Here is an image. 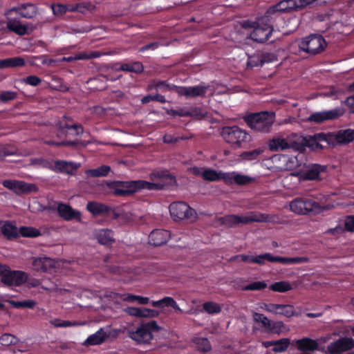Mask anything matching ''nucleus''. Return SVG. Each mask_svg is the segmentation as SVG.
<instances>
[{"instance_id":"nucleus-49","label":"nucleus","mask_w":354,"mask_h":354,"mask_svg":"<svg viewBox=\"0 0 354 354\" xmlns=\"http://www.w3.org/2000/svg\"><path fill=\"white\" fill-rule=\"evenodd\" d=\"M267 283L265 281L252 282L242 288L245 291H259L266 288Z\"/></svg>"},{"instance_id":"nucleus-51","label":"nucleus","mask_w":354,"mask_h":354,"mask_svg":"<svg viewBox=\"0 0 354 354\" xmlns=\"http://www.w3.org/2000/svg\"><path fill=\"white\" fill-rule=\"evenodd\" d=\"M188 112H189V117L192 118L201 119L205 118L207 115L205 109L201 107H192L188 110Z\"/></svg>"},{"instance_id":"nucleus-43","label":"nucleus","mask_w":354,"mask_h":354,"mask_svg":"<svg viewBox=\"0 0 354 354\" xmlns=\"http://www.w3.org/2000/svg\"><path fill=\"white\" fill-rule=\"evenodd\" d=\"M19 339L10 333H3L0 336V344L4 346H9L18 344Z\"/></svg>"},{"instance_id":"nucleus-7","label":"nucleus","mask_w":354,"mask_h":354,"mask_svg":"<svg viewBox=\"0 0 354 354\" xmlns=\"http://www.w3.org/2000/svg\"><path fill=\"white\" fill-rule=\"evenodd\" d=\"M169 214L174 221L189 220L194 222L197 218V214L194 209L185 202H173L169 207Z\"/></svg>"},{"instance_id":"nucleus-34","label":"nucleus","mask_w":354,"mask_h":354,"mask_svg":"<svg viewBox=\"0 0 354 354\" xmlns=\"http://www.w3.org/2000/svg\"><path fill=\"white\" fill-rule=\"evenodd\" d=\"M19 235L24 238H37L41 235V232L36 227H21L19 228Z\"/></svg>"},{"instance_id":"nucleus-52","label":"nucleus","mask_w":354,"mask_h":354,"mask_svg":"<svg viewBox=\"0 0 354 354\" xmlns=\"http://www.w3.org/2000/svg\"><path fill=\"white\" fill-rule=\"evenodd\" d=\"M277 61V55L272 53H263L259 59V64L254 66H263L265 63H272Z\"/></svg>"},{"instance_id":"nucleus-20","label":"nucleus","mask_w":354,"mask_h":354,"mask_svg":"<svg viewBox=\"0 0 354 354\" xmlns=\"http://www.w3.org/2000/svg\"><path fill=\"white\" fill-rule=\"evenodd\" d=\"M296 346L301 352H313L318 349V343L310 337H303L296 341Z\"/></svg>"},{"instance_id":"nucleus-25","label":"nucleus","mask_w":354,"mask_h":354,"mask_svg":"<svg viewBox=\"0 0 354 354\" xmlns=\"http://www.w3.org/2000/svg\"><path fill=\"white\" fill-rule=\"evenodd\" d=\"M95 237H97L98 242L102 245H109L115 242V239L113 238V232L108 228L99 230L95 232Z\"/></svg>"},{"instance_id":"nucleus-2","label":"nucleus","mask_w":354,"mask_h":354,"mask_svg":"<svg viewBox=\"0 0 354 354\" xmlns=\"http://www.w3.org/2000/svg\"><path fill=\"white\" fill-rule=\"evenodd\" d=\"M277 216L275 215H269L257 212H251L246 216H239L236 214H228L218 218L221 225L227 228H234L240 224L247 225L252 223H274Z\"/></svg>"},{"instance_id":"nucleus-41","label":"nucleus","mask_w":354,"mask_h":354,"mask_svg":"<svg viewBox=\"0 0 354 354\" xmlns=\"http://www.w3.org/2000/svg\"><path fill=\"white\" fill-rule=\"evenodd\" d=\"M59 128L62 131L65 129L73 130V134L75 136H79V135H81L83 133V127L81 124H71L69 123H67L66 122H65V123H64L63 122H59Z\"/></svg>"},{"instance_id":"nucleus-55","label":"nucleus","mask_w":354,"mask_h":354,"mask_svg":"<svg viewBox=\"0 0 354 354\" xmlns=\"http://www.w3.org/2000/svg\"><path fill=\"white\" fill-rule=\"evenodd\" d=\"M300 50L313 55L322 53L326 49L327 46H319L315 48H310L309 46H299Z\"/></svg>"},{"instance_id":"nucleus-12","label":"nucleus","mask_w":354,"mask_h":354,"mask_svg":"<svg viewBox=\"0 0 354 354\" xmlns=\"http://www.w3.org/2000/svg\"><path fill=\"white\" fill-rule=\"evenodd\" d=\"M268 145L271 151H283L288 149L303 151L305 149V146L301 143L288 142L286 139L282 138H272L270 140Z\"/></svg>"},{"instance_id":"nucleus-35","label":"nucleus","mask_w":354,"mask_h":354,"mask_svg":"<svg viewBox=\"0 0 354 354\" xmlns=\"http://www.w3.org/2000/svg\"><path fill=\"white\" fill-rule=\"evenodd\" d=\"M201 177L207 181L215 182L221 180V171H217L211 168L203 169Z\"/></svg>"},{"instance_id":"nucleus-36","label":"nucleus","mask_w":354,"mask_h":354,"mask_svg":"<svg viewBox=\"0 0 354 354\" xmlns=\"http://www.w3.org/2000/svg\"><path fill=\"white\" fill-rule=\"evenodd\" d=\"M312 43L313 44H326L327 42L323 37V36L320 34H311L308 37H304L301 39L302 44H310Z\"/></svg>"},{"instance_id":"nucleus-4","label":"nucleus","mask_w":354,"mask_h":354,"mask_svg":"<svg viewBox=\"0 0 354 354\" xmlns=\"http://www.w3.org/2000/svg\"><path fill=\"white\" fill-rule=\"evenodd\" d=\"M221 136L223 138L225 142L236 147H241L251 140V136L248 133L237 126H226L223 127Z\"/></svg>"},{"instance_id":"nucleus-21","label":"nucleus","mask_w":354,"mask_h":354,"mask_svg":"<svg viewBox=\"0 0 354 354\" xmlns=\"http://www.w3.org/2000/svg\"><path fill=\"white\" fill-rule=\"evenodd\" d=\"M109 297L113 299L120 298L122 301L131 303L138 301V303L140 304H147L149 302V298L148 297L133 295L131 294H120L114 292H111Z\"/></svg>"},{"instance_id":"nucleus-6","label":"nucleus","mask_w":354,"mask_h":354,"mask_svg":"<svg viewBox=\"0 0 354 354\" xmlns=\"http://www.w3.org/2000/svg\"><path fill=\"white\" fill-rule=\"evenodd\" d=\"M290 209L295 214H320L324 207L310 198H297L290 203Z\"/></svg>"},{"instance_id":"nucleus-16","label":"nucleus","mask_w":354,"mask_h":354,"mask_svg":"<svg viewBox=\"0 0 354 354\" xmlns=\"http://www.w3.org/2000/svg\"><path fill=\"white\" fill-rule=\"evenodd\" d=\"M339 115V111L337 109L321 112H315L310 114L308 118V121L314 123H322L328 120L337 119Z\"/></svg>"},{"instance_id":"nucleus-61","label":"nucleus","mask_w":354,"mask_h":354,"mask_svg":"<svg viewBox=\"0 0 354 354\" xmlns=\"http://www.w3.org/2000/svg\"><path fill=\"white\" fill-rule=\"evenodd\" d=\"M345 231L354 232V216H349L345 219Z\"/></svg>"},{"instance_id":"nucleus-38","label":"nucleus","mask_w":354,"mask_h":354,"mask_svg":"<svg viewBox=\"0 0 354 354\" xmlns=\"http://www.w3.org/2000/svg\"><path fill=\"white\" fill-rule=\"evenodd\" d=\"M264 151V149L262 148H257L251 151H248L241 153V158L243 160L252 161L256 160L259 158V156H261Z\"/></svg>"},{"instance_id":"nucleus-60","label":"nucleus","mask_w":354,"mask_h":354,"mask_svg":"<svg viewBox=\"0 0 354 354\" xmlns=\"http://www.w3.org/2000/svg\"><path fill=\"white\" fill-rule=\"evenodd\" d=\"M186 137H176L171 134H166L163 136V142L167 144H174L176 143L179 140H185Z\"/></svg>"},{"instance_id":"nucleus-9","label":"nucleus","mask_w":354,"mask_h":354,"mask_svg":"<svg viewBox=\"0 0 354 354\" xmlns=\"http://www.w3.org/2000/svg\"><path fill=\"white\" fill-rule=\"evenodd\" d=\"M316 0H283L276 5L270 7L268 14L274 12H290L301 10L307 6L313 3Z\"/></svg>"},{"instance_id":"nucleus-26","label":"nucleus","mask_w":354,"mask_h":354,"mask_svg":"<svg viewBox=\"0 0 354 354\" xmlns=\"http://www.w3.org/2000/svg\"><path fill=\"white\" fill-rule=\"evenodd\" d=\"M86 209L92 213L93 216H99L109 213L111 207L98 202H88Z\"/></svg>"},{"instance_id":"nucleus-1","label":"nucleus","mask_w":354,"mask_h":354,"mask_svg":"<svg viewBox=\"0 0 354 354\" xmlns=\"http://www.w3.org/2000/svg\"><path fill=\"white\" fill-rule=\"evenodd\" d=\"M161 183H149L145 180H116L109 183V188L115 196L127 197L140 189L161 190L166 185H173L176 183L175 177L169 174L160 176Z\"/></svg>"},{"instance_id":"nucleus-39","label":"nucleus","mask_w":354,"mask_h":354,"mask_svg":"<svg viewBox=\"0 0 354 354\" xmlns=\"http://www.w3.org/2000/svg\"><path fill=\"white\" fill-rule=\"evenodd\" d=\"M194 343L197 349L203 353H207L212 348L211 344L207 337H196L194 339Z\"/></svg>"},{"instance_id":"nucleus-63","label":"nucleus","mask_w":354,"mask_h":354,"mask_svg":"<svg viewBox=\"0 0 354 354\" xmlns=\"http://www.w3.org/2000/svg\"><path fill=\"white\" fill-rule=\"evenodd\" d=\"M337 133H327L325 142L328 145L334 146L337 144Z\"/></svg>"},{"instance_id":"nucleus-33","label":"nucleus","mask_w":354,"mask_h":354,"mask_svg":"<svg viewBox=\"0 0 354 354\" xmlns=\"http://www.w3.org/2000/svg\"><path fill=\"white\" fill-rule=\"evenodd\" d=\"M111 167L108 165H102L97 168L88 169L87 174L93 178L105 177L109 175Z\"/></svg>"},{"instance_id":"nucleus-27","label":"nucleus","mask_w":354,"mask_h":354,"mask_svg":"<svg viewBox=\"0 0 354 354\" xmlns=\"http://www.w3.org/2000/svg\"><path fill=\"white\" fill-rule=\"evenodd\" d=\"M337 144L342 145L352 142L354 140V129H346L337 133Z\"/></svg>"},{"instance_id":"nucleus-19","label":"nucleus","mask_w":354,"mask_h":354,"mask_svg":"<svg viewBox=\"0 0 354 354\" xmlns=\"http://www.w3.org/2000/svg\"><path fill=\"white\" fill-rule=\"evenodd\" d=\"M109 338V335L104 332V329L100 328L95 333L89 335L83 343L84 346H95L102 344Z\"/></svg>"},{"instance_id":"nucleus-29","label":"nucleus","mask_w":354,"mask_h":354,"mask_svg":"<svg viewBox=\"0 0 354 354\" xmlns=\"http://www.w3.org/2000/svg\"><path fill=\"white\" fill-rule=\"evenodd\" d=\"M308 261V257H281L272 256V263H279L283 265L306 263Z\"/></svg>"},{"instance_id":"nucleus-56","label":"nucleus","mask_w":354,"mask_h":354,"mask_svg":"<svg viewBox=\"0 0 354 354\" xmlns=\"http://www.w3.org/2000/svg\"><path fill=\"white\" fill-rule=\"evenodd\" d=\"M145 307H128L127 313L135 317L143 318Z\"/></svg>"},{"instance_id":"nucleus-11","label":"nucleus","mask_w":354,"mask_h":354,"mask_svg":"<svg viewBox=\"0 0 354 354\" xmlns=\"http://www.w3.org/2000/svg\"><path fill=\"white\" fill-rule=\"evenodd\" d=\"M268 17H264L257 24V26L250 36L252 41L257 43H264L268 39L273 31V28L270 25H266V26H261L262 24L268 22Z\"/></svg>"},{"instance_id":"nucleus-13","label":"nucleus","mask_w":354,"mask_h":354,"mask_svg":"<svg viewBox=\"0 0 354 354\" xmlns=\"http://www.w3.org/2000/svg\"><path fill=\"white\" fill-rule=\"evenodd\" d=\"M176 93L180 96L186 97H205L207 93L208 86L199 84L194 86H174Z\"/></svg>"},{"instance_id":"nucleus-42","label":"nucleus","mask_w":354,"mask_h":354,"mask_svg":"<svg viewBox=\"0 0 354 354\" xmlns=\"http://www.w3.org/2000/svg\"><path fill=\"white\" fill-rule=\"evenodd\" d=\"M203 309L207 313L210 315L218 314L221 311V307L218 303L207 301L203 304Z\"/></svg>"},{"instance_id":"nucleus-58","label":"nucleus","mask_w":354,"mask_h":354,"mask_svg":"<svg viewBox=\"0 0 354 354\" xmlns=\"http://www.w3.org/2000/svg\"><path fill=\"white\" fill-rule=\"evenodd\" d=\"M16 97H17V93L14 92V91H3L0 94V100L3 103H6L10 101H12V100H15Z\"/></svg>"},{"instance_id":"nucleus-46","label":"nucleus","mask_w":354,"mask_h":354,"mask_svg":"<svg viewBox=\"0 0 354 354\" xmlns=\"http://www.w3.org/2000/svg\"><path fill=\"white\" fill-rule=\"evenodd\" d=\"M276 314L283 315L286 318H290L295 315L294 307L289 304H281Z\"/></svg>"},{"instance_id":"nucleus-62","label":"nucleus","mask_w":354,"mask_h":354,"mask_svg":"<svg viewBox=\"0 0 354 354\" xmlns=\"http://www.w3.org/2000/svg\"><path fill=\"white\" fill-rule=\"evenodd\" d=\"M326 133H317L310 137V142H324L326 139Z\"/></svg>"},{"instance_id":"nucleus-47","label":"nucleus","mask_w":354,"mask_h":354,"mask_svg":"<svg viewBox=\"0 0 354 354\" xmlns=\"http://www.w3.org/2000/svg\"><path fill=\"white\" fill-rule=\"evenodd\" d=\"M254 321L257 323L261 324V326L264 328H270L271 324L267 316L263 313H253Z\"/></svg>"},{"instance_id":"nucleus-3","label":"nucleus","mask_w":354,"mask_h":354,"mask_svg":"<svg viewBox=\"0 0 354 354\" xmlns=\"http://www.w3.org/2000/svg\"><path fill=\"white\" fill-rule=\"evenodd\" d=\"M275 119L276 113L274 111L251 113L243 118L248 127L262 133H269L271 131Z\"/></svg>"},{"instance_id":"nucleus-8","label":"nucleus","mask_w":354,"mask_h":354,"mask_svg":"<svg viewBox=\"0 0 354 354\" xmlns=\"http://www.w3.org/2000/svg\"><path fill=\"white\" fill-rule=\"evenodd\" d=\"M1 281L8 286H19L27 281V274L23 271L11 270L8 266L0 265Z\"/></svg>"},{"instance_id":"nucleus-53","label":"nucleus","mask_w":354,"mask_h":354,"mask_svg":"<svg viewBox=\"0 0 354 354\" xmlns=\"http://www.w3.org/2000/svg\"><path fill=\"white\" fill-rule=\"evenodd\" d=\"M151 101H156L160 103H165L167 102L166 97L160 94H156L154 95H148L141 98V103L147 104L149 103Z\"/></svg>"},{"instance_id":"nucleus-23","label":"nucleus","mask_w":354,"mask_h":354,"mask_svg":"<svg viewBox=\"0 0 354 354\" xmlns=\"http://www.w3.org/2000/svg\"><path fill=\"white\" fill-rule=\"evenodd\" d=\"M1 234L4 238L9 241L19 238L18 227H17L13 223L10 221H4Z\"/></svg>"},{"instance_id":"nucleus-59","label":"nucleus","mask_w":354,"mask_h":354,"mask_svg":"<svg viewBox=\"0 0 354 354\" xmlns=\"http://www.w3.org/2000/svg\"><path fill=\"white\" fill-rule=\"evenodd\" d=\"M24 82L32 86H37L41 83V79L36 75H30L25 77Z\"/></svg>"},{"instance_id":"nucleus-15","label":"nucleus","mask_w":354,"mask_h":354,"mask_svg":"<svg viewBox=\"0 0 354 354\" xmlns=\"http://www.w3.org/2000/svg\"><path fill=\"white\" fill-rule=\"evenodd\" d=\"M50 209H57L59 217L66 221L76 220L81 221V213L77 210L73 209L69 205L59 202L57 207H50Z\"/></svg>"},{"instance_id":"nucleus-18","label":"nucleus","mask_w":354,"mask_h":354,"mask_svg":"<svg viewBox=\"0 0 354 354\" xmlns=\"http://www.w3.org/2000/svg\"><path fill=\"white\" fill-rule=\"evenodd\" d=\"M53 266V260L49 257H36L32 261V268L36 272H48Z\"/></svg>"},{"instance_id":"nucleus-28","label":"nucleus","mask_w":354,"mask_h":354,"mask_svg":"<svg viewBox=\"0 0 354 354\" xmlns=\"http://www.w3.org/2000/svg\"><path fill=\"white\" fill-rule=\"evenodd\" d=\"M25 65L24 57H8L0 60V68L21 67Z\"/></svg>"},{"instance_id":"nucleus-44","label":"nucleus","mask_w":354,"mask_h":354,"mask_svg":"<svg viewBox=\"0 0 354 354\" xmlns=\"http://www.w3.org/2000/svg\"><path fill=\"white\" fill-rule=\"evenodd\" d=\"M109 53H102L100 51H93L89 53H78L75 55L76 59H88L91 58H99L104 55H109Z\"/></svg>"},{"instance_id":"nucleus-14","label":"nucleus","mask_w":354,"mask_h":354,"mask_svg":"<svg viewBox=\"0 0 354 354\" xmlns=\"http://www.w3.org/2000/svg\"><path fill=\"white\" fill-rule=\"evenodd\" d=\"M354 348V339L352 337H339L328 344L327 350L328 353L339 354L348 351Z\"/></svg>"},{"instance_id":"nucleus-17","label":"nucleus","mask_w":354,"mask_h":354,"mask_svg":"<svg viewBox=\"0 0 354 354\" xmlns=\"http://www.w3.org/2000/svg\"><path fill=\"white\" fill-rule=\"evenodd\" d=\"M170 238V232L162 229H156L149 236V243L156 247L161 246L167 243Z\"/></svg>"},{"instance_id":"nucleus-45","label":"nucleus","mask_w":354,"mask_h":354,"mask_svg":"<svg viewBox=\"0 0 354 354\" xmlns=\"http://www.w3.org/2000/svg\"><path fill=\"white\" fill-rule=\"evenodd\" d=\"M12 306L15 308H30L32 309L36 306V302L31 299L24 301H12L10 302Z\"/></svg>"},{"instance_id":"nucleus-57","label":"nucleus","mask_w":354,"mask_h":354,"mask_svg":"<svg viewBox=\"0 0 354 354\" xmlns=\"http://www.w3.org/2000/svg\"><path fill=\"white\" fill-rule=\"evenodd\" d=\"M252 182L251 177H248L245 175H241L239 174H236L234 177V183L240 185H245Z\"/></svg>"},{"instance_id":"nucleus-48","label":"nucleus","mask_w":354,"mask_h":354,"mask_svg":"<svg viewBox=\"0 0 354 354\" xmlns=\"http://www.w3.org/2000/svg\"><path fill=\"white\" fill-rule=\"evenodd\" d=\"M148 89H156V90H161L163 91L171 90V87L169 86L167 82L165 81H158L153 80L151 82V84L148 86Z\"/></svg>"},{"instance_id":"nucleus-40","label":"nucleus","mask_w":354,"mask_h":354,"mask_svg":"<svg viewBox=\"0 0 354 354\" xmlns=\"http://www.w3.org/2000/svg\"><path fill=\"white\" fill-rule=\"evenodd\" d=\"M289 339L288 338H281L276 340L272 351L276 353H283L287 350L289 346Z\"/></svg>"},{"instance_id":"nucleus-30","label":"nucleus","mask_w":354,"mask_h":354,"mask_svg":"<svg viewBox=\"0 0 354 354\" xmlns=\"http://www.w3.org/2000/svg\"><path fill=\"white\" fill-rule=\"evenodd\" d=\"M121 71L140 74L144 71V66L139 62H122Z\"/></svg>"},{"instance_id":"nucleus-24","label":"nucleus","mask_w":354,"mask_h":354,"mask_svg":"<svg viewBox=\"0 0 354 354\" xmlns=\"http://www.w3.org/2000/svg\"><path fill=\"white\" fill-rule=\"evenodd\" d=\"M55 170L59 173L73 174L78 168L75 162H67L64 160H57L54 162Z\"/></svg>"},{"instance_id":"nucleus-5","label":"nucleus","mask_w":354,"mask_h":354,"mask_svg":"<svg viewBox=\"0 0 354 354\" xmlns=\"http://www.w3.org/2000/svg\"><path fill=\"white\" fill-rule=\"evenodd\" d=\"M160 330L157 322L151 320L149 322H143L136 330L129 332V337L137 344H149L153 339V333H158Z\"/></svg>"},{"instance_id":"nucleus-64","label":"nucleus","mask_w":354,"mask_h":354,"mask_svg":"<svg viewBox=\"0 0 354 354\" xmlns=\"http://www.w3.org/2000/svg\"><path fill=\"white\" fill-rule=\"evenodd\" d=\"M14 153L15 152L10 150L8 147L0 145V160H2L7 156H12Z\"/></svg>"},{"instance_id":"nucleus-54","label":"nucleus","mask_w":354,"mask_h":354,"mask_svg":"<svg viewBox=\"0 0 354 354\" xmlns=\"http://www.w3.org/2000/svg\"><path fill=\"white\" fill-rule=\"evenodd\" d=\"M53 324L55 327L57 328H67L71 326H80L82 324L78 323L77 322H70V321H63L60 319H55L53 322Z\"/></svg>"},{"instance_id":"nucleus-22","label":"nucleus","mask_w":354,"mask_h":354,"mask_svg":"<svg viewBox=\"0 0 354 354\" xmlns=\"http://www.w3.org/2000/svg\"><path fill=\"white\" fill-rule=\"evenodd\" d=\"M326 169L325 166L319 164H314L305 169L301 173V178L304 180H314L319 177V174Z\"/></svg>"},{"instance_id":"nucleus-10","label":"nucleus","mask_w":354,"mask_h":354,"mask_svg":"<svg viewBox=\"0 0 354 354\" xmlns=\"http://www.w3.org/2000/svg\"><path fill=\"white\" fill-rule=\"evenodd\" d=\"M3 187L13 191L16 194L20 195L31 192H36L37 187L35 184L28 183L24 181L15 180H4L2 182Z\"/></svg>"},{"instance_id":"nucleus-37","label":"nucleus","mask_w":354,"mask_h":354,"mask_svg":"<svg viewBox=\"0 0 354 354\" xmlns=\"http://www.w3.org/2000/svg\"><path fill=\"white\" fill-rule=\"evenodd\" d=\"M292 288L290 283L283 281L272 283L270 286V289L276 292H287L288 291L291 290Z\"/></svg>"},{"instance_id":"nucleus-32","label":"nucleus","mask_w":354,"mask_h":354,"mask_svg":"<svg viewBox=\"0 0 354 354\" xmlns=\"http://www.w3.org/2000/svg\"><path fill=\"white\" fill-rule=\"evenodd\" d=\"M37 14V8L32 3L23 4L19 10V15L21 17L30 19L34 17Z\"/></svg>"},{"instance_id":"nucleus-31","label":"nucleus","mask_w":354,"mask_h":354,"mask_svg":"<svg viewBox=\"0 0 354 354\" xmlns=\"http://www.w3.org/2000/svg\"><path fill=\"white\" fill-rule=\"evenodd\" d=\"M7 28L19 35H24L27 32V27L16 19H9L7 22Z\"/></svg>"},{"instance_id":"nucleus-50","label":"nucleus","mask_w":354,"mask_h":354,"mask_svg":"<svg viewBox=\"0 0 354 354\" xmlns=\"http://www.w3.org/2000/svg\"><path fill=\"white\" fill-rule=\"evenodd\" d=\"M253 263L259 265H264L266 262L272 263V255L270 252H265L259 255L254 256L253 259Z\"/></svg>"}]
</instances>
